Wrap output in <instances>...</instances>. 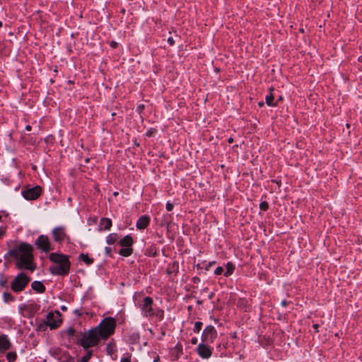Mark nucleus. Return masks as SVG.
Masks as SVG:
<instances>
[{"mask_svg": "<svg viewBox=\"0 0 362 362\" xmlns=\"http://www.w3.org/2000/svg\"><path fill=\"white\" fill-rule=\"evenodd\" d=\"M115 326L114 318L106 317L95 328L81 334V338L78 339V342L84 349L94 346L101 339H105L112 334Z\"/></svg>", "mask_w": 362, "mask_h": 362, "instance_id": "f257e3e1", "label": "nucleus"}, {"mask_svg": "<svg viewBox=\"0 0 362 362\" xmlns=\"http://www.w3.org/2000/svg\"><path fill=\"white\" fill-rule=\"evenodd\" d=\"M33 247L28 243H21L18 247L9 251L11 256L16 259L18 269H26L33 271L35 267L33 264Z\"/></svg>", "mask_w": 362, "mask_h": 362, "instance_id": "f03ea898", "label": "nucleus"}, {"mask_svg": "<svg viewBox=\"0 0 362 362\" xmlns=\"http://www.w3.org/2000/svg\"><path fill=\"white\" fill-rule=\"evenodd\" d=\"M49 258L54 263L49 267L52 274L66 276L69 273L71 262L67 255L53 252L49 255Z\"/></svg>", "mask_w": 362, "mask_h": 362, "instance_id": "7ed1b4c3", "label": "nucleus"}, {"mask_svg": "<svg viewBox=\"0 0 362 362\" xmlns=\"http://www.w3.org/2000/svg\"><path fill=\"white\" fill-rule=\"evenodd\" d=\"M30 279L23 272L18 274L11 284L13 292L19 293L23 291L30 282Z\"/></svg>", "mask_w": 362, "mask_h": 362, "instance_id": "20e7f679", "label": "nucleus"}, {"mask_svg": "<svg viewBox=\"0 0 362 362\" xmlns=\"http://www.w3.org/2000/svg\"><path fill=\"white\" fill-rule=\"evenodd\" d=\"M217 337V332L215 328L211 326H207L203 332L202 340L203 343H213Z\"/></svg>", "mask_w": 362, "mask_h": 362, "instance_id": "39448f33", "label": "nucleus"}, {"mask_svg": "<svg viewBox=\"0 0 362 362\" xmlns=\"http://www.w3.org/2000/svg\"><path fill=\"white\" fill-rule=\"evenodd\" d=\"M35 245L40 250L45 252L52 250L51 243L47 235H40L35 240Z\"/></svg>", "mask_w": 362, "mask_h": 362, "instance_id": "423d86ee", "label": "nucleus"}, {"mask_svg": "<svg viewBox=\"0 0 362 362\" xmlns=\"http://www.w3.org/2000/svg\"><path fill=\"white\" fill-rule=\"evenodd\" d=\"M153 303V299L149 296H146L143 299L140 307L144 315L151 316L153 315L152 308Z\"/></svg>", "mask_w": 362, "mask_h": 362, "instance_id": "0eeeda50", "label": "nucleus"}, {"mask_svg": "<svg viewBox=\"0 0 362 362\" xmlns=\"http://www.w3.org/2000/svg\"><path fill=\"white\" fill-rule=\"evenodd\" d=\"M52 234L54 241L59 243L68 238L66 233L65 228L63 226L54 228L52 231Z\"/></svg>", "mask_w": 362, "mask_h": 362, "instance_id": "6e6552de", "label": "nucleus"}, {"mask_svg": "<svg viewBox=\"0 0 362 362\" xmlns=\"http://www.w3.org/2000/svg\"><path fill=\"white\" fill-rule=\"evenodd\" d=\"M23 195L28 200L36 199L41 194V187L36 186L23 191Z\"/></svg>", "mask_w": 362, "mask_h": 362, "instance_id": "1a4fd4ad", "label": "nucleus"}, {"mask_svg": "<svg viewBox=\"0 0 362 362\" xmlns=\"http://www.w3.org/2000/svg\"><path fill=\"white\" fill-rule=\"evenodd\" d=\"M197 353L202 358H209L211 356L212 349H211L208 344L201 343L198 345L197 349Z\"/></svg>", "mask_w": 362, "mask_h": 362, "instance_id": "9d476101", "label": "nucleus"}, {"mask_svg": "<svg viewBox=\"0 0 362 362\" xmlns=\"http://www.w3.org/2000/svg\"><path fill=\"white\" fill-rule=\"evenodd\" d=\"M11 346V343L6 334H0V351L3 352L8 350Z\"/></svg>", "mask_w": 362, "mask_h": 362, "instance_id": "9b49d317", "label": "nucleus"}, {"mask_svg": "<svg viewBox=\"0 0 362 362\" xmlns=\"http://www.w3.org/2000/svg\"><path fill=\"white\" fill-rule=\"evenodd\" d=\"M150 218L147 216H141L137 222H136V227L138 229H144L146 228L148 225L149 224Z\"/></svg>", "mask_w": 362, "mask_h": 362, "instance_id": "f8f14e48", "label": "nucleus"}, {"mask_svg": "<svg viewBox=\"0 0 362 362\" xmlns=\"http://www.w3.org/2000/svg\"><path fill=\"white\" fill-rule=\"evenodd\" d=\"M32 288L37 293H42L45 291L43 284L38 281H35L31 284Z\"/></svg>", "mask_w": 362, "mask_h": 362, "instance_id": "ddd939ff", "label": "nucleus"}, {"mask_svg": "<svg viewBox=\"0 0 362 362\" xmlns=\"http://www.w3.org/2000/svg\"><path fill=\"white\" fill-rule=\"evenodd\" d=\"M112 226V221L107 218H103L100 219V229L110 230Z\"/></svg>", "mask_w": 362, "mask_h": 362, "instance_id": "4468645a", "label": "nucleus"}, {"mask_svg": "<svg viewBox=\"0 0 362 362\" xmlns=\"http://www.w3.org/2000/svg\"><path fill=\"white\" fill-rule=\"evenodd\" d=\"M119 243L122 247H131V246L133 244V239L132 236L127 235L124 236L122 239H121Z\"/></svg>", "mask_w": 362, "mask_h": 362, "instance_id": "2eb2a0df", "label": "nucleus"}, {"mask_svg": "<svg viewBox=\"0 0 362 362\" xmlns=\"http://www.w3.org/2000/svg\"><path fill=\"white\" fill-rule=\"evenodd\" d=\"M53 317H54V315L52 313H49L47 315V325L50 327V329H55L59 325V322H58L52 321Z\"/></svg>", "mask_w": 362, "mask_h": 362, "instance_id": "dca6fc26", "label": "nucleus"}, {"mask_svg": "<svg viewBox=\"0 0 362 362\" xmlns=\"http://www.w3.org/2000/svg\"><path fill=\"white\" fill-rule=\"evenodd\" d=\"M133 252V249L132 247H126L122 248L119 250V254L124 257H129Z\"/></svg>", "mask_w": 362, "mask_h": 362, "instance_id": "f3484780", "label": "nucleus"}, {"mask_svg": "<svg viewBox=\"0 0 362 362\" xmlns=\"http://www.w3.org/2000/svg\"><path fill=\"white\" fill-rule=\"evenodd\" d=\"M79 259L84 262L87 265H90L93 262V259L89 257L87 255L81 254Z\"/></svg>", "mask_w": 362, "mask_h": 362, "instance_id": "a211bd4d", "label": "nucleus"}, {"mask_svg": "<svg viewBox=\"0 0 362 362\" xmlns=\"http://www.w3.org/2000/svg\"><path fill=\"white\" fill-rule=\"evenodd\" d=\"M234 269H235V266L232 263L228 262L226 265V271L224 273V276H230L233 272Z\"/></svg>", "mask_w": 362, "mask_h": 362, "instance_id": "6ab92c4d", "label": "nucleus"}, {"mask_svg": "<svg viewBox=\"0 0 362 362\" xmlns=\"http://www.w3.org/2000/svg\"><path fill=\"white\" fill-rule=\"evenodd\" d=\"M274 95L272 93H270L269 95H267L266 98H265V101H266V103L269 105V106H276V104L274 103Z\"/></svg>", "mask_w": 362, "mask_h": 362, "instance_id": "aec40b11", "label": "nucleus"}, {"mask_svg": "<svg viewBox=\"0 0 362 362\" xmlns=\"http://www.w3.org/2000/svg\"><path fill=\"white\" fill-rule=\"evenodd\" d=\"M117 240V235L115 233H111L107 237V243L110 245L115 243Z\"/></svg>", "mask_w": 362, "mask_h": 362, "instance_id": "412c9836", "label": "nucleus"}, {"mask_svg": "<svg viewBox=\"0 0 362 362\" xmlns=\"http://www.w3.org/2000/svg\"><path fill=\"white\" fill-rule=\"evenodd\" d=\"M17 358V355L16 352H8L6 354V358L8 362H14Z\"/></svg>", "mask_w": 362, "mask_h": 362, "instance_id": "4be33fe9", "label": "nucleus"}, {"mask_svg": "<svg viewBox=\"0 0 362 362\" xmlns=\"http://www.w3.org/2000/svg\"><path fill=\"white\" fill-rule=\"evenodd\" d=\"M3 298L5 303L12 302L14 300V297L9 293H4L3 294Z\"/></svg>", "mask_w": 362, "mask_h": 362, "instance_id": "5701e85b", "label": "nucleus"}, {"mask_svg": "<svg viewBox=\"0 0 362 362\" xmlns=\"http://www.w3.org/2000/svg\"><path fill=\"white\" fill-rule=\"evenodd\" d=\"M92 354H93L92 351H88L87 353L86 354V355H84L81 358V362H88L90 360V358H91Z\"/></svg>", "mask_w": 362, "mask_h": 362, "instance_id": "b1692460", "label": "nucleus"}, {"mask_svg": "<svg viewBox=\"0 0 362 362\" xmlns=\"http://www.w3.org/2000/svg\"><path fill=\"white\" fill-rule=\"evenodd\" d=\"M202 322H196L195 325H194V331L195 332H199L200 330L202 329Z\"/></svg>", "mask_w": 362, "mask_h": 362, "instance_id": "393cba45", "label": "nucleus"}, {"mask_svg": "<svg viewBox=\"0 0 362 362\" xmlns=\"http://www.w3.org/2000/svg\"><path fill=\"white\" fill-rule=\"evenodd\" d=\"M259 206H260V209L262 210L266 211L269 208V204H268V203L267 202H262L260 203Z\"/></svg>", "mask_w": 362, "mask_h": 362, "instance_id": "a878e982", "label": "nucleus"}, {"mask_svg": "<svg viewBox=\"0 0 362 362\" xmlns=\"http://www.w3.org/2000/svg\"><path fill=\"white\" fill-rule=\"evenodd\" d=\"M66 333L69 337H74L75 334V329L74 328L70 327L67 329Z\"/></svg>", "mask_w": 362, "mask_h": 362, "instance_id": "bb28decb", "label": "nucleus"}, {"mask_svg": "<svg viewBox=\"0 0 362 362\" xmlns=\"http://www.w3.org/2000/svg\"><path fill=\"white\" fill-rule=\"evenodd\" d=\"M223 267H218L216 269V270H215L214 273H215L216 275H220V274H221L223 273Z\"/></svg>", "mask_w": 362, "mask_h": 362, "instance_id": "cd10ccee", "label": "nucleus"}, {"mask_svg": "<svg viewBox=\"0 0 362 362\" xmlns=\"http://www.w3.org/2000/svg\"><path fill=\"white\" fill-rule=\"evenodd\" d=\"M173 204L170 203V202H168L167 204H166V209L168 211H170L173 209Z\"/></svg>", "mask_w": 362, "mask_h": 362, "instance_id": "c85d7f7f", "label": "nucleus"}, {"mask_svg": "<svg viewBox=\"0 0 362 362\" xmlns=\"http://www.w3.org/2000/svg\"><path fill=\"white\" fill-rule=\"evenodd\" d=\"M74 314L75 315H77L78 316H81L82 314H83V312L82 310H79V309H76L74 311Z\"/></svg>", "mask_w": 362, "mask_h": 362, "instance_id": "c756f323", "label": "nucleus"}, {"mask_svg": "<svg viewBox=\"0 0 362 362\" xmlns=\"http://www.w3.org/2000/svg\"><path fill=\"white\" fill-rule=\"evenodd\" d=\"M168 42L171 46L175 44V41L172 37H168Z\"/></svg>", "mask_w": 362, "mask_h": 362, "instance_id": "7c9ffc66", "label": "nucleus"}, {"mask_svg": "<svg viewBox=\"0 0 362 362\" xmlns=\"http://www.w3.org/2000/svg\"><path fill=\"white\" fill-rule=\"evenodd\" d=\"M197 341H198V339H197V338H196V337H193V338L191 339V343H192V344H197Z\"/></svg>", "mask_w": 362, "mask_h": 362, "instance_id": "2f4dec72", "label": "nucleus"}, {"mask_svg": "<svg viewBox=\"0 0 362 362\" xmlns=\"http://www.w3.org/2000/svg\"><path fill=\"white\" fill-rule=\"evenodd\" d=\"M110 46L113 48H115L117 46V43L116 42L112 41L110 43Z\"/></svg>", "mask_w": 362, "mask_h": 362, "instance_id": "473e14b6", "label": "nucleus"}, {"mask_svg": "<svg viewBox=\"0 0 362 362\" xmlns=\"http://www.w3.org/2000/svg\"><path fill=\"white\" fill-rule=\"evenodd\" d=\"M107 353L110 355L112 352L111 348H110V345H107Z\"/></svg>", "mask_w": 362, "mask_h": 362, "instance_id": "72a5a7b5", "label": "nucleus"}, {"mask_svg": "<svg viewBox=\"0 0 362 362\" xmlns=\"http://www.w3.org/2000/svg\"><path fill=\"white\" fill-rule=\"evenodd\" d=\"M281 303L284 307H286L288 305V302L286 300H283Z\"/></svg>", "mask_w": 362, "mask_h": 362, "instance_id": "f704fd0d", "label": "nucleus"}, {"mask_svg": "<svg viewBox=\"0 0 362 362\" xmlns=\"http://www.w3.org/2000/svg\"><path fill=\"white\" fill-rule=\"evenodd\" d=\"M121 362H131L129 358H123L121 359Z\"/></svg>", "mask_w": 362, "mask_h": 362, "instance_id": "c9c22d12", "label": "nucleus"}, {"mask_svg": "<svg viewBox=\"0 0 362 362\" xmlns=\"http://www.w3.org/2000/svg\"><path fill=\"white\" fill-rule=\"evenodd\" d=\"M5 233V230L3 228H0V236L3 235Z\"/></svg>", "mask_w": 362, "mask_h": 362, "instance_id": "e433bc0d", "label": "nucleus"}, {"mask_svg": "<svg viewBox=\"0 0 362 362\" xmlns=\"http://www.w3.org/2000/svg\"><path fill=\"white\" fill-rule=\"evenodd\" d=\"M105 252H106L107 254L110 253V252H111V248H110V247H105Z\"/></svg>", "mask_w": 362, "mask_h": 362, "instance_id": "4c0bfd02", "label": "nucleus"}, {"mask_svg": "<svg viewBox=\"0 0 362 362\" xmlns=\"http://www.w3.org/2000/svg\"><path fill=\"white\" fill-rule=\"evenodd\" d=\"M159 360H160V358H159V356H157L154 358L153 362H158V361H159Z\"/></svg>", "mask_w": 362, "mask_h": 362, "instance_id": "58836bf2", "label": "nucleus"}, {"mask_svg": "<svg viewBox=\"0 0 362 362\" xmlns=\"http://www.w3.org/2000/svg\"><path fill=\"white\" fill-rule=\"evenodd\" d=\"M25 129H26L27 131H30V130H31V126H30V125H27V126L25 127Z\"/></svg>", "mask_w": 362, "mask_h": 362, "instance_id": "ea45409f", "label": "nucleus"}, {"mask_svg": "<svg viewBox=\"0 0 362 362\" xmlns=\"http://www.w3.org/2000/svg\"><path fill=\"white\" fill-rule=\"evenodd\" d=\"M263 105H264V103L263 102H259V106L262 107Z\"/></svg>", "mask_w": 362, "mask_h": 362, "instance_id": "a19ab883", "label": "nucleus"}, {"mask_svg": "<svg viewBox=\"0 0 362 362\" xmlns=\"http://www.w3.org/2000/svg\"><path fill=\"white\" fill-rule=\"evenodd\" d=\"M233 141V139L232 138L228 139V142L232 143Z\"/></svg>", "mask_w": 362, "mask_h": 362, "instance_id": "79ce46f5", "label": "nucleus"}, {"mask_svg": "<svg viewBox=\"0 0 362 362\" xmlns=\"http://www.w3.org/2000/svg\"><path fill=\"white\" fill-rule=\"evenodd\" d=\"M317 327H318V325H313V327H314L315 329H317Z\"/></svg>", "mask_w": 362, "mask_h": 362, "instance_id": "37998d69", "label": "nucleus"}, {"mask_svg": "<svg viewBox=\"0 0 362 362\" xmlns=\"http://www.w3.org/2000/svg\"><path fill=\"white\" fill-rule=\"evenodd\" d=\"M214 264V262H210V263H209V266H212V264Z\"/></svg>", "mask_w": 362, "mask_h": 362, "instance_id": "c03bdc74", "label": "nucleus"}, {"mask_svg": "<svg viewBox=\"0 0 362 362\" xmlns=\"http://www.w3.org/2000/svg\"><path fill=\"white\" fill-rule=\"evenodd\" d=\"M2 26V22L0 21V28Z\"/></svg>", "mask_w": 362, "mask_h": 362, "instance_id": "a18cd8bd", "label": "nucleus"}, {"mask_svg": "<svg viewBox=\"0 0 362 362\" xmlns=\"http://www.w3.org/2000/svg\"><path fill=\"white\" fill-rule=\"evenodd\" d=\"M1 221V216L0 215V221Z\"/></svg>", "mask_w": 362, "mask_h": 362, "instance_id": "49530a36", "label": "nucleus"}]
</instances>
